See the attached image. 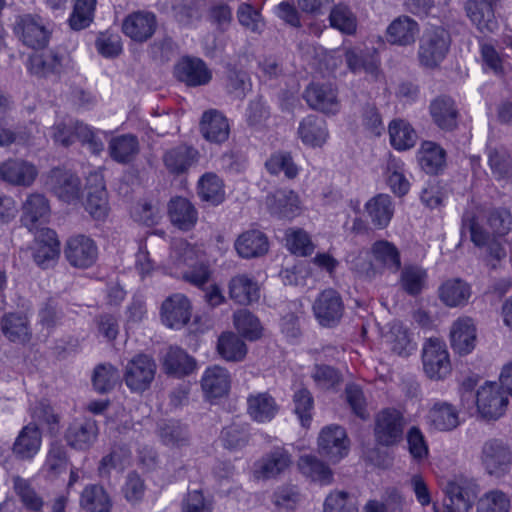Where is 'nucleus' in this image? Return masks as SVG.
<instances>
[{"label":"nucleus","mask_w":512,"mask_h":512,"mask_svg":"<svg viewBox=\"0 0 512 512\" xmlns=\"http://www.w3.org/2000/svg\"><path fill=\"white\" fill-rule=\"evenodd\" d=\"M404 417L394 408H385L375 416L374 436L378 444L393 446L403 438Z\"/></svg>","instance_id":"nucleus-5"},{"label":"nucleus","mask_w":512,"mask_h":512,"mask_svg":"<svg viewBox=\"0 0 512 512\" xmlns=\"http://www.w3.org/2000/svg\"><path fill=\"white\" fill-rule=\"evenodd\" d=\"M332 27L338 29L342 33L352 34L356 31L357 20L351 10L342 4L336 5L329 16Z\"/></svg>","instance_id":"nucleus-62"},{"label":"nucleus","mask_w":512,"mask_h":512,"mask_svg":"<svg viewBox=\"0 0 512 512\" xmlns=\"http://www.w3.org/2000/svg\"><path fill=\"white\" fill-rule=\"evenodd\" d=\"M69 464L67 450L60 442H53L47 453L45 467L52 475H59L66 471Z\"/></svg>","instance_id":"nucleus-61"},{"label":"nucleus","mask_w":512,"mask_h":512,"mask_svg":"<svg viewBox=\"0 0 512 512\" xmlns=\"http://www.w3.org/2000/svg\"><path fill=\"white\" fill-rule=\"evenodd\" d=\"M345 58L348 68L354 72H365L376 77L379 72V59L375 53L364 55L362 50L351 48L346 50Z\"/></svg>","instance_id":"nucleus-51"},{"label":"nucleus","mask_w":512,"mask_h":512,"mask_svg":"<svg viewBox=\"0 0 512 512\" xmlns=\"http://www.w3.org/2000/svg\"><path fill=\"white\" fill-rule=\"evenodd\" d=\"M41 446V433L37 426L29 424L20 431L13 445L14 454L21 459H30Z\"/></svg>","instance_id":"nucleus-42"},{"label":"nucleus","mask_w":512,"mask_h":512,"mask_svg":"<svg viewBox=\"0 0 512 512\" xmlns=\"http://www.w3.org/2000/svg\"><path fill=\"white\" fill-rule=\"evenodd\" d=\"M206 7L207 0H180L173 9L181 23L190 25L202 18Z\"/></svg>","instance_id":"nucleus-55"},{"label":"nucleus","mask_w":512,"mask_h":512,"mask_svg":"<svg viewBox=\"0 0 512 512\" xmlns=\"http://www.w3.org/2000/svg\"><path fill=\"white\" fill-rule=\"evenodd\" d=\"M471 295L470 284L460 278L448 279L438 288L440 301L450 308L466 306Z\"/></svg>","instance_id":"nucleus-29"},{"label":"nucleus","mask_w":512,"mask_h":512,"mask_svg":"<svg viewBox=\"0 0 512 512\" xmlns=\"http://www.w3.org/2000/svg\"><path fill=\"white\" fill-rule=\"evenodd\" d=\"M304 98L308 105L325 114H335L340 109L335 88L330 84H311L305 92Z\"/></svg>","instance_id":"nucleus-16"},{"label":"nucleus","mask_w":512,"mask_h":512,"mask_svg":"<svg viewBox=\"0 0 512 512\" xmlns=\"http://www.w3.org/2000/svg\"><path fill=\"white\" fill-rule=\"evenodd\" d=\"M230 299L240 305H249L258 301L259 286L254 277L248 274H237L228 282Z\"/></svg>","instance_id":"nucleus-30"},{"label":"nucleus","mask_w":512,"mask_h":512,"mask_svg":"<svg viewBox=\"0 0 512 512\" xmlns=\"http://www.w3.org/2000/svg\"><path fill=\"white\" fill-rule=\"evenodd\" d=\"M420 33L418 22L409 16L403 15L394 19L387 27V40L398 46H410L416 42Z\"/></svg>","instance_id":"nucleus-27"},{"label":"nucleus","mask_w":512,"mask_h":512,"mask_svg":"<svg viewBox=\"0 0 512 512\" xmlns=\"http://www.w3.org/2000/svg\"><path fill=\"white\" fill-rule=\"evenodd\" d=\"M481 462L488 474L504 476L509 473L512 465V451L503 441L490 439L482 446Z\"/></svg>","instance_id":"nucleus-8"},{"label":"nucleus","mask_w":512,"mask_h":512,"mask_svg":"<svg viewBox=\"0 0 512 512\" xmlns=\"http://www.w3.org/2000/svg\"><path fill=\"white\" fill-rule=\"evenodd\" d=\"M162 365L166 374L183 377L195 370L196 361L185 350L171 346L162 358Z\"/></svg>","instance_id":"nucleus-32"},{"label":"nucleus","mask_w":512,"mask_h":512,"mask_svg":"<svg viewBox=\"0 0 512 512\" xmlns=\"http://www.w3.org/2000/svg\"><path fill=\"white\" fill-rule=\"evenodd\" d=\"M446 151L433 141H423L417 152L422 171L428 175L442 174L446 168Z\"/></svg>","instance_id":"nucleus-25"},{"label":"nucleus","mask_w":512,"mask_h":512,"mask_svg":"<svg viewBox=\"0 0 512 512\" xmlns=\"http://www.w3.org/2000/svg\"><path fill=\"white\" fill-rule=\"evenodd\" d=\"M237 19L241 26L252 33H261L265 23L260 11L251 4L241 3L237 8Z\"/></svg>","instance_id":"nucleus-60"},{"label":"nucleus","mask_w":512,"mask_h":512,"mask_svg":"<svg viewBox=\"0 0 512 512\" xmlns=\"http://www.w3.org/2000/svg\"><path fill=\"white\" fill-rule=\"evenodd\" d=\"M427 423L439 431H451L460 423L459 414L452 404L438 401L430 408Z\"/></svg>","instance_id":"nucleus-34"},{"label":"nucleus","mask_w":512,"mask_h":512,"mask_svg":"<svg viewBox=\"0 0 512 512\" xmlns=\"http://www.w3.org/2000/svg\"><path fill=\"white\" fill-rule=\"evenodd\" d=\"M22 211V224L29 231H34L38 230L39 226L48 220L50 205L43 194L33 193L23 202Z\"/></svg>","instance_id":"nucleus-19"},{"label":"nucleus","mask_w":512,"mask_h":512,"mask_svg":"<svg viewBox=\"0 0 512 512\" xmlns=\"http://www.w3.org/2000/svg\"><path fill=\"white\" fill-rule=\"evenodd\" d=\"M488 162L497 178L502 179L512 175V158L504 147L488 146Z\"/></svg>","instance_id":"nucleus-56"},{"label":"nucleus","mask_w":512,"mask_h":512,"mask_svg":"<svg viewBox=\"0 0 512 512\" xmlns=\"http://www.w3.org/2000/svg\"><path fill=\"white\" fill-rule=\"evenodd\" d=\"M199 159V151L189 145H179L171 148L162 157L165 168L174 176L187 173L191 167L199 162Z\"/></svg>","instance_id":"nucleus-15"},{"label":"nucleus","mask_w":512,"mask_h":512,"mask_svg":"<svg viewBox=\"0 0 512 512\" xmlns=\"http://www.w3.org/2000/svg\"><path fill=\"white\" fill-rule=\"evenodd\" d=\"M176 78L188 86L206 85L212 78L211 71L199 58L184 57L175 66Z\"/></svg>","instance_id":"nucleus-18"},{"label":"nucleus","mask_w":512,"mask_h":512,"mask_svg":"<svg viewBox=\"0 0 512 512\" xmlns=\"http://www.w3.org/2000/svg\"><path fill=\"white\" fill-rule=\"evenodd\" d=\"M99 428L93 418H76L67 427L64 439L69 447L78 451L89 450L97 441Z\"/></svg>","instance_id":"nucleus-11"},{"label":"nucleus","mask_w":512,"mask_h":512,"mask_svg":"<svg viewBox=\"0 0 512 512\" xmlns=\"http://www.w3.org/2000/svg\"><path fill=\"white\" fill-rule=\"evenodd\" d=\"M319 453L331 463H337L348 454L349 441L344 428L332 425L322 429L318 438Z\"/></svg>","instance_id":"nucleus-12"},{"label":"nucleus","mask_w":512,"mask_h":512,"mask_svg":"<svg viewBox=\"0 0 512 512\" xmlns=\"http://www.w3.org/2000/svg\"><path fill=\"white\" fill-rule=\"evenodd\" d=\"M155 373V361L147 355L139 354L127 363L123 377L131 391L143 392L150 387Z\"/></svg>","instance_id":"nucleus-9"},{"label":"nucleus","mask_w":512,"mask_h":512,"mask_svg":"<svg viewBox=\"0 0 512 512\" xmlns=\"http://www.w3.org/2000/svg\"><path fill=\"white\" fill-rule=\"evenodd\" d=\"M120 379L118 370L111 364H99L95 367L92 382L99 393L111 391Z\"/></svg>","instance_id":"nucleus-59"},{"label":"nucleus","mask_w":512,"mask_h":512,"mask_svg":"<svg viewBox=\"0 0 512 512\" xmlns=\"http://www.w3.org/2000/svg\"><path fill=\"white\" fill-rule=\"evenodd\" d=\"M167 211L170 222L179 230L189 231L197 223L198 211L187 198L181 196L171 198Z\"/></svg>","instance_id":"nucleus-24"},{"label":"nucleus","mask_w":512,"mask_h":512,"mask_svg":"<svg viewBox=\"0 0 512 512\" xmlns=\"http://www.w3.org/2000/svg\"><path fill=\"white\" fill-rule=\"evenodd\" d=\"M430 113L436 125L439 127L456 126L457 109L454 101L447 96H440L430 104Z\"/></svg>","instance_id":"nucleus-50"},{"label":"nucleus","mask_w":512,"mask_h":512,"mask_svg":"<svg viewBox=\"0 0 512 512\" xmlns=\"http://www.w3.org/2000/svg\"><path fill=\"white\" fill-rule=\"evenodd\" d=\"M139 152V143L133 134L113 138L109 143V153L118 163L130 162Z\"/></svg>","instance_id":"nucleus-49"},{"label":"nucleus","mask_w":512,"mask_h":512,"mask_svg":"<svg viewBox=\"0 0 512 512\" xmlns=\"http://www.w3.org/2000/svg\"><path fill=\"white\" fill-rule=\"evenodd\" d=\"M278 410L275 399L267 392L250 394L247 397V414L257 423L270 422Z\"/></svg>","instance_id":"nucleus-31"},{"label":"nucleus","mask_w":512,"mask_h":512,"mask_svg":"<svg viewBox=\"0 0 512 512\" xmlns=\"http://www.w3.org/2000/svg\"><path fill=\"white\" fill-rule=\"evenodd\" d=\"M85 210L95 220H104L107 217L109 204L104 185L89 188L85 201Z\"/></svg>","instance_id":"nucleus-52"},{"label":"nucleus","mask_w":512,"mask_h":512,"mask_svg":"<svg viewBox=\"0 0 512 512\" xmlns=\"http://www.w3.org/2000/svg\"><path fill=\"white\" fill-rule=\"evenodd\" d=\"M385 340L391 352L401 357L409 356L416 349V343L413 341L411 333L398 321L390 324Z\"/></svg>","instance_id":"nucleus-38"},{"label":"nucleus","mask_w":512,"mask_h":512,"mask_svg":"<svg viewBox=\"0 0 512 512\" xmlns=\"http://www.w3.org/2000/svg\"><path fill=\"white\" fill-rule=\"evenodd\" d=\"M37 175L36 167L25 160L8 159L0 164V178L10 184L30 186Z\"/></svg>","instance_id":"nucleus-22"},{"label":"nucleus","mask_w":512,"mask_h":512,"mask_svg":"<svg viewBox=\"0 0 512 512\" xmlns=\"http://www.w3.org/2000/svg\"><path fill=\"white\" fill-rule=\"evenodd\" d=\"M444 493V512H469L472 508L473 495L464 481H448Z\"/></svg>","instance_id":"nucleus-23"},{"label":"nucleus","mask_w":512,"mask_h":512,"mask_svg":"<svg viewBox=\"0 0 512 512\" xmlns=\"http://www.w3.org/2000/svg\"><path fill=\"white\" fill-rule=\"evenodd\" d=\"M371 252L376 261L380 262L392 272H396L400 269V254L393 243L386 240L376 241L371 247Z\"/></svg>","instance_id":"nucleus-54"},{"label":"nucleus","mask_w":512,"mask_h":512,"mask_svg":"<svg viewBox=\"0 0 512 512\" xmlns=\"http://www.w3.org/2000/svg\"><path fill=\"white\" fill-rule=\"evenodd\" d=\"M59 247L60 243L55 231L48 228L41 229L33 253L35 263L43 269L52 267L59 256Z\"/></svg>","instance_id":"nucleus-28"},{"label":"nucleus","mask_w":512,"mask_h":512,"mask_svg":"<svg viewBox=\"0 0 512 512\" xmlns=\"http://www.w3.org/2000/svg\"><path fill=\"white\" fill-rule=\"evenodd\" d=\"M217 352L230 362H240L247 354L245 342L233 332H223L217 341Z\"/></svg>","instance_id":"nucleus-46"},{"label":"nucleus","mask_w":512,"mask_h":512,"mask_svg":"<svg viewBox=\"0 0 512 512\" xmlns=\"http://www.w3.org/2000/svg\"><path fill=\"white\" fill-rule=\"evenodd\" d=\"M291 455L283 448H275L258 463L256 474L264 479L275 478L291 464Z\"/></svg>","instance_id":"nucleus-37"},{"label":"nucleus","mask_w":512,"mask_h":512,"mask_svg":"<svg viewBox=\"0 0 512 512\" xmlns=\"http://www.w3.org/2000/svg\"><path fill=\"white\" fill-rule=\"evenodd\" d=\"M54 142L63 147H69L75 139H79L83 146L95 154L103 150V142L99 139L93 130H55L52 136Z\"/></svg>","instance_id":"nucleus-39"},{"label":"nucleus","mask_w":512,"mask_h":512,"mask_svg":"<svg viewBox=\"0 0 512 512\" xmlns=\"http://www.w3.org/2000/svg\"><path fill=\"white\" fill-rule=\"evenodd\" d=\"M313 313L322 327L337 326L344 314V303L341 295L334 289L322 291L313 303Z\"/></svg>","instance_id":"nucleus-6"},{"label":"nucleus","mask_w":512,"mask_h":512,"mask_svg":"<svg viewBox=\"0 0 512 512\" xmlns=\"http://www.w3.org/2000/svg\"><path fill=\"white\" fill-rule=\"evenodd\" d=\"M48 184L52 192L66 203H72L80 198L81 181L78 176L68 171L53 169Z\"/></svg>","instance_id":"nucleus-17"},{"label":"nucleus","mask_w":512,"mask_h":512,"mask_svg":"<svg viewBox=\"0 0 512 512\" xmlns=\"http://www.w3.org/2000/svg\"><path fill=\"white\" fill-rule=\"evenodd\" d=\"M201 386L208 398L223 397L230 389V375L220 366L207 368L202 377Z\"/></svg>","instance_id":"nucleus-36"},{"label":"nucleus","mask_w":512,"mask_h":512,"mask_svg":"<svg viewBox=\"0 0 512 512\" xmlns=\"http://www.w3.org/2000/svg\"><path fill=\"white\" fill-rule=\"evenodd\" d=\"M160 315L167 327L180 329L190 321L191 303L182 293L172 294L163 301Z\"/></svg>","instance_id":"nucleus-13"},{"label":"nucleus","mask_w":512,"mask_h":512,"mask_svg":"<svg viewBox=\"0 0 512 512\" xmlns=\"http://www.w3.org/2000/svg\"><path fill=\"white\" fill-rule=\"evenodd\" d=\"M267 171L272 175L283 172L288 179H294L298 173V167L288 152H276L265 162Z\"/></svg>","instance_id":"nucleus-58"},{"label":"nucleus","mask_w":512,"mask_h":512,"mask_svg":"<svg viewBox=\"0 0 512 512\" xmlns=\"http://www.w3.org/2000/svg\"><path fill=\"white\" fill-rule=\"evenodd\" d=\"M453 350L459 355H467L476 346V327L470 317H460L453 322L450 330Z\"/></svg>","instance_id":"nucleus-21"},{"label":"nucleus","mask_w":512,"mask_h":512,"mask_svg":"<svg viewBox=\"0 0 512 512\" xmlns=\"http://www.w3.org/2000/svg\"><path fill=\"white\" fill-rule=\"evenodd\" d=\"M29 72L39 77L57 74L62 68V57L54 51L44 54H34L27 65Z\"/></svg>","instance_id":"nucleus-48"},{"label":"nucleus","mask_w":512,"mask_h":512,"mask_svg":"<svg viewBox=\"0 0 512 512\" xmlns=\"http://www.w3.org/2000/svg\"><path fill=\"white\" fill-rule=\"evenodd\" d=\"M80 507L86 512H110L112 500L103 486L87 485L80 495Z\"/></svg>","instance_id":"nucleus-40"},{"label":"nucleus","mask_w":512,"mask_h":512,"mask_svg":"<svg viewBox=\"0 0 512 512\" xmlns=\"http://www.w3.org/2000/svg\"><path fill=\"white\" fill-rule=\"evenodd\" d=\"M157 28V19L154 13L137 11L129 14L122 23L123 33L136 42H145L150 39Z\"/></svg>","instance_id":"nucleus-14"},{"label":"nucleus","mask_w":512,"mask_h":512,"mask_svg":"<svg viewBox=\"0 0 512 512\" xmlns=\"http://www.w3.org/2000/svg\"><path fill=\"white\" fill-rule=\"evenodd\" d=\"M451 39L449 33L442 27L426 30L423 34L419 49L418 59L425 68L437 67L446 57Z\"/></svg>","instance_id":"nucleus-2"},{"label":"nucleus","mask_w":512,"mask_h":512,"mask_svg":"<svg viewBox=\"0 0 512 512\" xmlns=\"http://www.w3.org/2000/svg\"><path fill=\"white\" fill-rule=\"evenodd\" d=\"M64 256L71 266L86 269L93 266L96 262L98 258V247L95 241L89 236L75 234L66 240Z\"/></svg>","instance_id":"nucleus-7"},{"label":"nucleus","mask_w":512,"mask_h":512,"mask_svg":"<svg viewBox=\"0 0 512 512\" xmlns=\"http://www.w3.org/2000/svg\"><path fill=\"white\" fill-rule=\"evenodd\" d=\"M233 322L238 333L245 339L255 341L262 335V326L259 319L248 310L235 312Z\"/></svg>","instance_id":"nucleus-53"},{"label":"nucleus","mask_w":512,"mask_h":512,"mask_svg":"<svg viewBox=\"0 0 512 512\" xmlns=\"http://www.w3.org/2000/svg\"><path fill=\"white\" fill-rule=\"evenodd\" d=\"M487 231L473 211H465L462 216V234L469 233L470 240L492 260L500 261L506 257V250L500 238L512 231V212L505 207H493L484 213Z\"/></svg>","instance_id":"nucleus-1"},{"label":"nucleus","mask_w":512,"mask_h":512,"mask_svg":"<svg viewBox=\"0 0 512 512\" xmlns=\"http://www.w3.org/2000/svg\"><path fill=\"white\" fill-rule=\"evenodd\" d=\"M495 7L481 0H467L464 3L466 16L477 30L483 34L494 33L498 29Z\"/></svg>","instance_id":"nucleus-20"},{"label":"nucleus","mask_w":512,"mask_h":512,"mask_svg":"<svg viewBox=\"0 0 512 512\" xmlns=\"http://www.w3.org/2000/svg\"><path fill=\"white\" fill-rule=\"evenodd\" d=\"M2 333L12 342L29 340L28 319L23 313H7L0 322Z\"/></svg>","instance_id":"nucleus-45"},{"label":"nucleus","mask_w":512,"mask_h":512,"mask_svg":"<svg viewBox=\"0 0 512 512\" xmlns=\"http://www.w3.org/2000/svg\"><path fill=\"white\" fill-rule=\"evenodd\" d=\"M97 0H76L69 25L73 30H82L88 27L94 18Z\"/></svg>","instance_id":"nucleus-57"},{"label":"nucleus","mask_w":512,"mask_h":512,"mask_svg":"<svg viewBox=\"0 0 512 512\" xmlns=\"http://www.w3.org/2000/svg\"><path fill=\"white\" fill-rule=\"evenodd\" d=\"M510 499L499 490L484 494L477 502V512H509Z\"/></svg>","instance_id":"nucleus-64"},{"label":"nucleus","mask_w":512,"mask_h":512,"mask_svg":"<svg viewBox=\"0 0 512 512\" xmlns=\"http://www.w3.org/2000/svg\"><path fill=\"white\" fill-rule=\"evenodd\" d=\"M423 370L431 380H443L451 373L446 344L438 338H429L422 349Z\"/></svg>","instance_id":"nucleus-3"},{"label":"nucleus","mask_w":512,"mask_h":512,"mask_svg":"<svg viewBox=\"0 0 512 512\" xmlns=\"http://www.w3.org/2000/svg\"><path fill=\"white\" fill-rule=\"evenodd\" d=\"M298 467L304 476L319 482L321 485H328L333 480L332 470L313 455L301 456Z\"/></svg>","instance_id":"nucleus-47"},{"label":"nucleus","mask_w":512,"mask_h":512,"mask_svg":"<svg viewBox=\"0 0 512 512\" xmlns=\"http://www.w3.org/2000/svg\"><path fill=\"white\" fill-rule=\"evenodd\" d=\"M14 32L25 46L32 49L44 48L51 35L44 19L32 14L19 16L15 22Z\"/></svg>","instance_id":"nucleus-4"},{"label":"nucleus","mask_w":512,"mask_h":512,"mask_svg":"<svg viewBox=\"0 0 512 512\" xmlns=\"http://www.w3.org/2000/svg\"><path fill=\"white\" fill-rule=\"evenodd\" d=\"M156 433L160 441L170 448H181L190 442L188 427L177 420L159 422Z\"/></svg>","instance_id":"nucleus-35"},{"label":"nucleus","mask_w":512,"mask_h":512,"mask_svg":"<svg viewBox=\"0 0 512 512\" xmlns=\"http://www.w3.org/2000/svg\"><path fill=\"white\" fill-rule=\"evenodd\" d=\"M372 223L378 228H385L394 214L392 200L387 194H378L365 205Z\"/></svg>","instance_id":"nucleus-44"},{"label":"nucleus","mask_w":512,"mask_h":512,"mask_svg":"<svg viewBox=\"0 0 512 512\" xmlns=\"http://www.w3.org/2000/svg\"><path fill=\"white\" fill-rule=\"evenodd\" d=\"M508 405V399L495 382H487L476 392V406L479 415L486 420L501 417Z\"/></svg>","instance_id":"nucleus-10"},{"label":"nucleus","mask_w":512,"mask_h":512,"mask_svg":"<svg viewBox=\"0 0 512 512\" xmlns=\"http://www.w3.org/2000/svg\"><path fill=\"white\" fill-rule=\"evenodd\" d=\"M428 273L419 265H405L400 272L399 285L409 296L420 295L427 287Z\"/></svg>","instance_id":"nucleus-41"},{"label":"nucleus","mask_w":512,"mask_h":512,"mask_svg":"<svg viewBox=\"0 0 512 512\" xmlns=\"http://www.w3.org/2000/svg\"><path fill=\"white\" fill-rule=\"evenodd\" d=\"M267 205L272 215L278 218L292 219L298 215L300 201L292 190H277L267 198Z\"/></svg>","instance_id":"nucleus-33"},{"label":"nucleus","mask_w":512,"mask_h":512,"mask_svg":"<svg viewBox=\"0 0 512 512\" xmlns=\"http://www.w3.org/2000/svg\"><path fill=\"white\" fill-rule=\"evenodd\" d=\"M324 512H358L357 500L345 491L332 492L325 500Z\"/></svg>","instance_id":"nucleus-63"},{"label":"nucleus","mask_w":512,"mask_h":512,"mask_svg":"<svg viewBox=\"0 0 512 512\" xmlns=\"http://www.w3.org/2000/svg\"><path fill=\"white\" fill-rule=\"evenodd\" d=\"M197 194L203 202L217 206L225 199L223 181L215 173H205L198 180Z\"/></svg>","instance_id":"nucleus-43"},{"label":"nucleus","mask_w":512,"mask_h":512,"mask_svg":"<svg viewBox=\"0 0 512 512\" xmlns=\"http://www.w3.org/2000/svg\"><path fill=\"white\" fill-rule=\"evenodd\" d=\"M234 247L241 258H257L268 252L269 241L262 231L251 229L237 237Z\"/></svg>","instance_id":"nucleus-26"}]
</instances>
